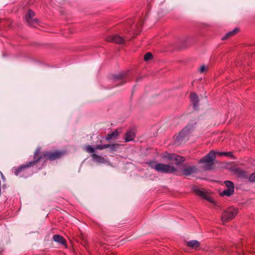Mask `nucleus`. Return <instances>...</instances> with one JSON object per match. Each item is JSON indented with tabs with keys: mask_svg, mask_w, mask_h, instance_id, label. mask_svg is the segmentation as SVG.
Returning <instances> with one entry per match:
<instances>
[{
	"mask_svg": "<svg viewBox=\"0 0 255 255\" xmlns=\"http://www.w3.org/2000/svg\"><path fill=\"white\" fill-rule=\"evenodd\" d=\"M36 154L37 158H39L38 163L42 160L45 162L47 160L53 161L61 158L64 154L65 152L63 151L56 150L54 151H44L41 152V149L39 147L36 148L35 150L33 155Z\"/></svg>",
	"mask_w": 255,
	"mask_h": 255,
	"instance_id": "f257e3e1",
	"label": "nucleus"
},
{
	"mask_svg": "<svg viewBox=\"0 0 255 255\" xmlns=\"http://www.w3.org/2000/svg\"><path fill=\"white\" fill-rule=\"evenodd\" d=\"M39 158H37L36 154L33 155V160L26 162L24 164L21 165L19 166L13 167L12 168V172L16 176H20L21 177H27L28 175H24L26 173L27 170L31 167L37 166Z\"/></svg>",
	"mask_w": 255,
	"mask_h": 255,
	"instance_id": "f03ea898",
	"label": "nucleus"
},
{
	"mask_svg": "<svg viewBox=\"0 0 255 255\" xmlns=\"http://www.w3.org/2000/svg\"><path fill=\"white\" fill-rule=\"evenodd\" d=\"M149 166L157 172L162 173H172L176 171V169L173 166L163 163H157L155 161L148 163Z\"/></svg>",
	"mask_w": 255,
	"mask_h": 255,
	"instance_id": "7ed1b4c3",
	"label": "nucleus"
},
{
	"mask_svg": "<svg viewBox=\"0 0 255 255\" xmlns=\"http://www.w3.org/2000/svg\"><path fill=\"white\" fill-rule=\"evenodd\" d=\"M190 133V128L186 126L177 134L174 136L175 143L180 145L183 142L188 139V136Z\"/></svg>",
	"mask_w": 255,
	"mask_h": 255,
	"instance_id": "20e7f679",
	"label": "nucleus"
},
{
	"mask_svg": "<svg viewBox=\"0 0 255 255\" xmlns=\"http://www.w3.org/2000/svg\"><path fill=\"white\" fill-rule=\"evenodd\" d=\"M238 213L237 208L230 207L224 211L222 215V221L223 222H228L235 218Z\"/></svg>",
	"mask_w": 255,
	"mask_h": 255,
	"instance_id": "39448f33",
	"label": "nucleus"
},
{
	"mask_svg": "<svg viewBox=\"0 0 255 255\" xmlns=\"http://www.w3.org/2000/svg\"><path fill=\"white\" fill-rule=\"evenodd\" d=\"M163 157L170 161H175V164L178 165L185 160L183 156L170 153H165Z\"/></svg>",
	"mask_w": 255,
	"mask_h": 255,
	"instance_id": "423d86ee",
	"label": "nucleus"
},
{
	"mask_svg": "<svg viewBox=\"0 0 255 255\" xmlns=\"http://www.w3.org/2000/svg\"><path fill=\"white\" fill-rule=\"evenodd\" d=\"M216 157V153L214 151L211 150L204 157L199 160V163H209V165H212L213 161Z\"/></svg>",
	"mask_w": 255,
	"mask_h": 255,
	"instance_id": "0eeeda50",
	"label": "nucleus"
},
{
	"mask_svg": "<svg viewBox=\"0 0 255 255\" xmlns=\"http://www.w3.org/2000/svg\"><path fill=\"white\" fill-rule=\"evenodd\" d=\"M34 11L31 9H29L25 16V19L28 24L33 27H36L38 23V20L34 18Z\"/></svg>",
	"mask_w": 255,
	"mask_h": 255,
	"instance_id": "6e6552de",
	"label": "nucleus"
},
{
	"mask_svg": "<svg viewBox=\"0 0 255 255\" xmlns=\"http://www.w3.org/2000/svg\"><path fill=\"white\" fill-rule=\"evenodd\" d=\"M193 190L197 195H198L203 199L207 200L210 203H214V201L212 198H211L205 191L202 189H200L198 187H195L193 188Z\"/></svg>",
	"mask_w": 255,
	"mask_h": 255,
	"instance_id": "1a4fd4ad",
	"label": "nucleus"
},
{
	"mask_svg": "<svg viewBox=\"0 0 255 255\" xmlns=\"http://www.w3.org/2000/svg\"><path fill=\"white\" fill-rule=\"evenodd\" d=\"M106 40L108 42H114L116 44H122L125 41L123 37L118 34L109 36L106 38Z\"/></svg>",
	"mask_w": 255,
	"mask_h": 255,
	"instance_id": "9d476101",
	"label": "nucleus"
},
{
	"mask_svg": "<svg viewBox=\"0 0 255 255\" xmlns=\"http://www.w3.org/2000/svg\"><path fill=\"white\" fill-rule=\"evenodd\" d=\"M127 74L128 72H121L113 76V79L115 82L120 81L117 84V85H120L125 83V82L123 81V79L127 76Z\"/></svg>",
	"mask_w": 255,
	"mask_h": 255,
	"instance_id": "9b49d317",
	"label": "nucleus"
},
{
	"mask_svg": "<svg viewBox=\"0 0 255 255\" xmlns=\"http://www.w3.org/2000/svg\"><path fill=\"white\" fill-rule=\"evenodd\" d=\"M197 168L195 166H189L183 168L182 170V174L184 176H188L193 173H196Z\"/></svg>",
	"mask_w": 255,
	"mask_h": 255,
	"instance_id": "f8f14e48",
	"label": "nucleus"
},
{
	"mask_svg": "<svg viewBox=\"0 0 255 255\" xmlns=\"http://www.w3.org/2000/svg\"><path fill=\"white\" fill-rule=\"evenodd\" d=\"M235 172L238 177L244 179H248L249 174L248 172L239 168H236L235 170Z\"/></svg>",
	"mask_w": 255,
	"mask_h": 255,
	"instance_id": "ddd939ff",
	"label": "nucleus"
},
{
	"mask_svg": "<svg viewBox=\"0 0 255 255\" xmlns=\"http://www.w3.org/2000/svg\"><path fill=\"white\" fill-rule=\"evenodd\" d=\"M91 156L93 160L98 163H105L106 162V160L104 157L99 155L96 153L92 154Z\"/></svg>",
	"mask_w": 255,
	"mask_h": 255,
	"instance_id": "4468645a",
	"label": "nucleus"
},
{
	"mask_svg": "<svg viewBox=\"0 0 255 255\" xmlns=\"http://www.w3.org/2000/svg\"><path fill=\"white\" fill-rule=\"evenodd\" d=\"M190 97L194 107H197L199 103V98L198 95L195 93H191L190 94Z\"/></svg>",
	"mask_w": 255,
	"mask_h": 255,
	"instance_id": "2eb2a0df",
	"label": "nucleus"
},
{
	"mask_svg": "<svg viewBox=\"0 0 255 255\" xmlns=\"http://www.w3.org/2000/svg\"><path fill=\"white\" fill-rule=\"evenodd\" d=\"M53 240L62 245H65L66 244L65 239L59 235H55L53 236Z\"/></svg>",
	"mask_w": 255,
	"mask_h": 255,
	"instance_id": "dca6fc26",
	"label": "nucleus"
},
{
	"mask_svg": "<svg viewBox=\"0 0 255 255\" xmlns=\"http://www.w3.org/2000/svg\"><path fill=\"white\" fill-rule=\"evenodd\" d=\"M135 137V133L133 129H129L126 133V141L128 142L132 140Z\"/></svg>",
	"mask_w": 255,
	"mask_h": 255,
	"instance_id": "f3484780",
	"label": "nucleus"
},
{
	"mask_svg": "<svg viewBox=\"0 0 255 255\" xmlns=\"http://www.w3.org/2000/svg\"><path fill=\"white\" fill-rule=\"evenodd\" d=\"M187 246L188 247L194 249H197L200 246V243L196 240H192L187 242Z\"/></svg>",
	"mask_w": 255,
	"mask_h": 255,
	"instance_id": "a211bd4d",
	"label": "nucleus"
},
{
	"mask_svg": "<svg viewBox=\"0 0 255 255\" xmlns=\"http://www.w3.org/2000/svg\"><path fill=\"white\" fill-rule=\"evenodd\" d=\"M118 135L119 132H118V131L115 130L114 131L111 133H108L106 137V139L108 141H110L113 139H116Z\"/></svg>",
	"mask_w": 255,
	"mask_h": 255,
	"instance_id": "6ab92c4d",
	"label": "nucleus"
},
{
	"mask_svg": "<svg viewBox=\"0 0 255 255\" xmlns=\"http://www.w3.org/2000/svg\"><path fill=\"white\" fill-rule=\"evenodd\" d=\"M239 31V29L238 28H235L231 31H230L226 33L225 36L222 38L223 40L226 39L230 37H232L235 35H236Z\"/></svg>",
	"mask_w": 255,
	"mask_h": 255,
	"instance_id": "aec40b11",
	"label": "nucleus"
},
{
	"mask_svg": "<svg viewBox=\"0 0 255 255\" xmlns=\"http://www.w3.org/2000/svg\"><path fill=\"white\" fill-rule=\"evenodd\" d=\"M234 193V191L227 188L220 193L222 196H231Z\"/></svg>",
	"mask_w": 255,
	"mask_h": 255,
	"instance_id": "412c9836",
	"label": "nucleus"
},
{
	"mask_svg": "<svg viewBox=\"0 0 255 255\" xmlns=\"http://www.w3.org/2000/svg\"><path fill=\"white\" fill-rule=\"evenodd\" d=\"M224 184L227 188L235 191V185L232 181L226 180L224 181Z\"/></svg>",
	"mask_w": 255,
	"mask_h": 255,
	"instance_id": "4be33fe9",
	"label": "nucleus"
},
{
	"mask_svg": "<svg viewBox=\"0 0 255 255\" xmlns=\"http://www.w3.org/2000/svg\"><path fill=\"white\" fill-rule=\"evenodd\" d=\"M109 144H99L95 146L96 149L103 150L109 147Z\"/></svg>",
	"mask_w": 255,
	"mask_h": 255,
	"instance_id": "5701e85b",
	"label": "nucleus"
},
{
	"mask_svg": "<svg viewBox=\"0 0 255 255\" xmlns=\"http://www.w3.org/2000/svg\"><path fill=\"white\" fill-rule=\"evenodd\" d=\"M95 148H93L91 145H87L86 147V151L88 152V153H95Z\"/></svg>",
	"mask_w": 255,
	"mask_h": 255,
	"instance_id": "b1692460",
	"label": "nucleus"
},
{
	"mask_svg": "<svg viewBox=\"0 0 255 255\" xmlns=\"http://www.w3.org/2000/svg\"><path fill=\"white\" fill-rule=\"evenodd\" d=\"M120 144L118 143L110 144L109 147L110 148L111 151H114L119 146Z\"/></svg>",
	"mask_w": 255,
	"mask_h": 255,
	"instance_id": "393cba45",
	"label": "nucleus"
},
{
	"mask_svg": "<svg viewBox=\"0 0 255 255\" xmlns=\"http://www.w3.org/2000/svg\"><path fill=\"white\" fill-rule=\"evenodd\" d=\"M217 154H219L220 155H225L228 157H233V155L232 152H218Z\"/></svg>",
	"mask_w": 255,
	"mask_h": 255,
	"instance_id": "a878e982",
	"label": "nucleus"
},
{
	"mask_svg": "<svg viewBox=\"0 0 255 255\" xmlns=\"http://www.w3.org/2000/svg\"><path fill=\"white\" fill-rule=\"evenodd\" d=\"M152 57V55L150 52L146 53L144 56V59L145 61H148L150 60Z\"/></svg>",
	"mask_w": 255,
	"mask_h": 255,
	"instance_id": "bb28decb",
	"label": "nucleus"
},
{
	"mask_svg": "<svg viewBox=\"0 0 255 255\" xmlns=\"http://www.w3.org/2000/svg\"><path fill=\"white\" fill-rule=\"evenodd\" d=\"M248 179L251 182H255V172L252 173L250 176H249Z\"/></svg>",
	"mask_w": 255,
	"mask_h": 255,
	"instance_id": "cd10ccee",
	"label": "nucleus"
},
{
	"mask_svg": "<svg viewBox=\"0 0 255 255\" xmlns=\"http://www.w3.org/2000/svg\"><path fill=\"white\" fill-rule=\"evenodd\" d=\"M207 67L205 65H202L201 66L200 68V72L201 73H202L204 72L205 71L207 70Z\"/></svg>",
	"mask_w": 255,
	"mask_h": 255,
	"instance_id": "c85d7f7f",
	"label": "nucleus"
}]
</instances>
